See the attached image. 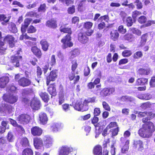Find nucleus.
I'll return each mask as SVG.
<instances>
[{
	"label": "nucleus",
	"mask_w": 155,
	"mask_h": 155,
	"mask_svg": "<svg viewBox=\"0 0 155 155\" xmlns=\"http://www.w3.org/2000/svg\"><path fill=\"white\" fill-rule=\"evenodd\" d=\"M9 81V78L7 76H2L0 78V87L4 88Z\"/></svg>",
	"instance_id": "nucleus-19"
},
{
	"label": "nucleus",
	"mask_w": 155,
	"mask_h": 155,
	"mask_svg": "<svg viewBox=\"0 0 155 155\" xmlns=\"http://www.w3.org/2000/svg\"><path fill=\"white\" fill-rule=\"evenodd\" d=\"M2 98L3 100L10 104L15 103L18 100L17 97H2Z\"/></svg>",
	"instance_id": "nucleus-35"
},
{
	"label": "nucleus",
	"mask_w": 155,
	"mask_h": 155,
	"mask_svg": "<svg viewBox=\"0 0 155 155\" xmlns=\"http://www.w3.org/2000/svg\"><path fill=\"white\" fill-rule=\"evenodd\" d=\"M42 132V129L38 127H33L31 129V133L34 136H39L41 135Z\"/></svg>",
	"instance_id": "nucleus-17"
},
{
	"label": "nucleus",
	"mask_w": 155,
	"mask_h": 155,
	"mask_svg": "<svg viewBox=\"0 0 155 155\" xmlns=\"http://www.w3.org/2000/svg\"><path fill=\"white\" fill-rule=\"evenodd\" d=\"M39 118L41 124L44 125L47 123L48 119L45 113L43 112L40 113L39 115Z\"/></svg>",
	"instance_id": "nucleus-23"
},
{
	"label": "nucleus",
	"mask_w": 155,
	"mask_h": 155,
	"mask_svg": "<svg viewBox=\"0 0 155 155\" xmlns=\"http://www.w3.org/2000/svg\"><path fill=\"white\" fill-rule=\"evenodd\" d=\"M149 85L151 87H155V76L151 77L149 81Z\"/></svg>",
	"instance_id": "nucleus-55"
},
{
	"label": "nucleus",
	"mask_w": 155,
	"mask_h": 155,
	"mask_svg": "<svg viewBox=\"0 0 155 155\" xmlns=\"http://www.w3.org/2000/svg\"><path fill=\"white\" fill-rule=\"evenodd\" d=\"M118 32L122 34H124L127 32L126 29L125 28H124V26L122 25H120L118 28Z\"/></svg>",
	"instance_id": "nucleus-57"
},
{
	"label": "nucleus",
	"mask_w": 155,
	"mask_h": 155,
	"mask_svg": "<svg viewBox=\"0 0 155 155\" xmlns=\"http://www.w3.org/2000/svg\"><path fill=\"white\" fill-rule=\"evenodd\" d=\"M62 124L61 123H55L52 124L51 127L52 131L56 132L62 127Z\"/></svg>",
	"instance_id": "nucleus-26"
},
{
	"label": "nucleus",
	"mask_w": 155,
	"mask_h": 155,
	"mask_svg": "<svg viewBox=\"0 0 155 155\" xmlns=\"http://www.w3.org/2000/svg\"><path fill=\"white\" fill-rule=\"evenodd\" d=\"M60 31L61 32H63L64 33H67V34L66 35L71 36L72 32L71 29L70 27H63L62 26L60 27Z\"/></svg>",
	"instance_id": "nucleus-25"
},
{
	"label": "nucleus",
	"mask_w": 155,
	"mask_h": 155,
	"mask_svg": "<svg viewBox=\"0 0 155 155\" xmlns=\"http://www.w3.org/2000/svg\"><path fill=\"white\" fill-rule=\"evenodd\" d=\"M42 74V71L41 68L39 66H37L36 70V74L37 77V79H36V80L38 83H39L40 80V78H41V75Z\"/></svg>",
	"instance_id": "nucleus-32"
},
{
	"label": "nucleus",
	"mask_w": 155,
	"mask_h": 155,
	"mask_svg": "<svg viewBox=\"0 0 155 155\" xmlns=\"http://www.w3.org/2000/svg\"><path fill=\"white\" fill-rule=\"evenodd\" d=\"M37 29L33 25H30L27 29V33L29 34L33 33L36 32Z\"/></svg>",
	"instance_id": "nucleus-43"
},
{
	"label": "nucleus",
	"mask_w": 155,
	"mask_h": 155,
	"mask_svg": "<svg viewBox=\"0 0 155 155\" xmlns=\"http://www.w3.org/2000/svg\"><path fill=\"white\" fill-rule=\"evenodd\" d=\"M45 25L50 28L55 29L58 27L57 21L56 18H52L46 21Z\"/></svg>",
	"instance_id": "nucleus-12"
},
{
	"label": "nucleus",
	"mask_w": 155,
	"mask_h": 155,
	"mask_svg": "<svg viewBox=\"0 0 155 155\" xmlns=\"http://www.w3.org/2000/svg\"><path fill=\"white\" fill-rule=\"evenodd\" d=\"M41 49L44 51H47L49 49L50 44L46 39H42L40 42Z\"/></svg>",
	"instance_id": "nucleus-18"
},
{
	"label": "nucleus",
	"mask_w": 155,
	"mask_h": 155,
	"mask_svg": "<svg viewBox=\"0 0 155 155\" xmlns=\"http://www.w3.org/2000/svg\"><path fill=\"white\" fill-rule=\"evenodd\" d=\"M37 15V13L34 11H30L26 13L25 16L28 17H32Z\"/></svg>",
	"instance_id": "nucleus-59"
},
{
	"label": "nucleus",
	"mask_w": 155,
	"mask_h": 155,
	"mask_svg": "<svg viewBox=\"0 0 155 155\" xmlns=\"http://www.w3.org/2000/svg\"><path fill=\"white\" fill-rule=\"evenodd\" d=\"M71 63L72 64L71 67V69L73 72H74L77 68L78 65L77 60H74L72 61L71 62Z\"/></svg>",
	"instance_id": "nucleus-46"
},
{
	"label": "nucleus",
	"mask_w": 155,
	"mask_h": 155,
	"mask_svg": "<svg viewBox=\"0 0 155 155\" xmlns=\"http://www.w3.org/2000/svg\"><path fill=\"white\" fill-rule=\"evenodd\" d=\"M44 143L47 147H51L52 143V139L48 136H46L44 138Z\"/></svg>",
	"instance_id": "nucleus-29"
},
{
	"label": "nucleus",
	"mask_w": 155,
	"mask_h": 155,
	"mask_svg": "<svg viewBox=\"0 0 155 155\" xmlns=\"http://www.w3.org/2000/svg\"><path fill=\"white\" fill-rule=\"evenodd\" d=\"M58 71L56 69L53 70L51 71L48 74L46 77V84L48 86L51 82L55 81L57 78Z\"/></svg>",
	"instance_id": "nucleus-8"
},
{
	"label": "nucleus",
	"mask_w": 155,
	"mask_h": 155,
	"mask_svg": "<svg viewBox=\"0 0 155 155\" xmlns=\"http://www.w3.org/2000/svg\"><path fill=\"white\" fill-rule=\"evenodd\" d=\"M8 28L9 31L13 33H16L18 31L17 28L15 24L13 22L10 23L8 25Z\"/></svg>",
	"instance_id": "nucleus-31"
},
{
	"label": "nucleus",
	"mask_w": 155,
	"mask_h": 155,
	"mask_svg": "<svg viewBox=\"0 0 155 155\" xmlns=\"http://www.w3.org/2000/svg\"><path fill=\"white\" fill-rule=\"evenodd\" d=\"M13 109L10 105L7 104H2L0 106V114L1 115H12Z\"/></svg>",
	"instance_id": "nucleus-6"
},
{
	"label": "nucleus",
	"mask_w": 155,
	"mask_h": 155,
	"mask_svg": "<svg viewBox=\"0 0 155 155\" xmlns=\"http://www.w3.org/2000/svg\"><path fill=\"white\" fill-rule=\"evenodd\" d=\"M90 73V69L89 67L84 68V76L87 77L89 75Z\"/></svg>",
	"instance_id": "nucleus-61"
},
{
	"label": "nucleus",
	"mask_w": 155,
	"mask_h": 155,
	"mask_svg": "<svg viewBox=\"0 0 155 155\" xmlns=\"http://www.w3.org/2000/svg\"><path fill=\"white\" fill-rule=\"evenodd\" d=\"M31 50L33 54L38 58H40L42 56V52L41 49L36 46L31 47Z\"/></svg>",
	"instance_id": "nucleus-15"
},
{
	"label": "nucleus",
	"mask_w": 155,
	"mask_h": 155,
	"mask_svg": "<svg viewBox=\"0 0 155 155\" xmlns=\"http://www.w3.org/2000/svg\"><path fill=\"white\" fill-rule=\"evenodd\" d=\"M22 59L21 56H16L14 55L11 57L10 62L12 64L13 67H19L20 66L19 61Z\"/></svg>",
	"instance_id": "nucleus-9"
},
{
	"label": "nucleus",
	"mask_w": 155,
	"mask_h": 155,
	"mask_svg": "<svg viewBox=\"0 0 155 155\" xmlns=\"http://www.w3.org/2000/svg\"><path fill=\"white\" fill-rule=\"evenodd\" d=\"M93 25V23L91 22L88 21L84 23L83 27L87 30L91 29Z\"/></svg>",
	"instance_id": "nucleus-41"
},
{
	"label": "nucleus",
	"mask_w": 155,
	"mask_h": 155,
	"mask_svg": "<svg viewBox=\"0 0 155 155\" xmlns=\"http://www.w3.org/2000/svg\"><path fill=\"white\" fill-rule=\"evenodd\" d=\"M19 140L20 143L22 147H24L28 146L29 142L27 138H23L20 139Z\"/></svg>",
	"instance_id": "nucleus-36"
},
{
	"label": "nucleus",
	"mask_w": 155,
	"mask_h": 155,
	"mask_svg": "<svg viewBox=\"0 0 155 155\" xmlns=\"http://www.w3.org/2000/svg\"><path fill=\"white\" fill-rule=\"evenodd\" d=\"M30 118V116L28 114H21L18 117L17 120L20 124H26L29 122Z\"/></svg>",
	"instance_id": "nucleus-10"
},
{
	"label": "nucleus",
	"mask_w": 155,
	"mask_h": 155,
	"mask_svg": "<svg viewBox=\"0 0 155 155\" xmlns=\"http://www.w3.org/2000/svg\"><path fill=\"white\" fill-rule=\"evenodd\" d=\"M15 38L12 35H7L5 37L4 40L8 43L10 47L13 48L15 45Z\"/></svg>",
	"instance_id": "nucleus-13"
},
{
	"label": "nucleus",
	"mask_w": 155,
	"mask_h": 155,
	"mask_svg": "<svg viewBox=\"0 0 155 155\" xmlns=\"http://www.w3.org/2000/svg\"><path fill=\"white\" fill-rule=\"evenodd\" d=\"M126 21L127 26L130 27L133 25V20L131 17L129 16L127 17L126 19Z\"/></svg>",
	"instance_id": "nucleus-51"
},
{
	"label": "nucleus",
	"mask_w": 155,
	"mask_h": 155,
	"mask_svg": "<svg viewBox=\"0 0 155 155\" xmlns=\"http://www.w3.org/2000/svg\"><path fill=\"white\" fill-rule=\"evenodd\" d=\"M10 19L7 18L4 14H0V21H3V24H6L9 21Z\"/></svg>",
	"instance_id": "nucleus-38"
},
{
	"label": "nucleus",
	"mask_w": 155,
	"mask_h": 155,
	"mask_svg": "<svg viewBox=\"0 0 155 155\" xmlns=\"http://www.w3.org/2000/svg\"><path fill=\"white\" fill-rule=\"evenodd\" d=\"M34 93L32 88H26L22 90V94L23 95L34 94Z\"/></svg>",
	"instance_id": "nucleus-30"
},
{
	"label": "nucleus",
	"mask_w": 155,
	"mask_h": 155,
	"mask_svg": "<svg viewBox=\"0 0 155 155\" xmlns=\"http://www.w3.org/2000/svg\"><path fill=\"white\" fill-rule=\"evenodd\" d=\"M63 3H65L67 6L74 3V0H59Z\"/></svg>",
	"instance_id": "nucleus-50"
},
{
	"label": "nucleus",
	"mask_w": 155,
	"mask_h": 155,
	"mask_svg": "<svg viewBox=\"0 0 155 155\" xmlns=\"http://www.w3.org/2000/svg\"><path fill=\"white\" fill-rule=\"evenodd\" d=\"M148 38V35L146 33L143 34L140 37V40L139 47H142L146 44Z\"/></svg>",
	"instance_id": "nucleus-24"
},
{
	"label": "nucleus",
	"mask_w": 155,
	"mask_h": 155,
	"mask_svg": "<svg viewBox=\"0 0 155 155\" xmlns=\"http://www.w3.org/2000/svg\"><path fill=\"white\" fill-rule=\"evenodd\" d=\"M7 140L9 142H12L14 140V136L11 132H9L8 133Z\"/></svg>",
	"instance_id": "nucleus-60"
},
{
	"label": "nucleus",
	"mask_w": 155,
	"mask_h": 155,
	"mask_svg": "<svg viewBox=\"0 0 155 155\" xmlns=\"http://www.w3.org/2000/svg\"><path fill=\"white\" fill-rule=\"evenodd\" d=\"M135 37L131 33H127L124 36V38L125 40L129 42H131L134 39Z\"/></svg>",
	"instance_id": "nucleus-28"
},
{
	"label": "nucleus",
	"mask_w": 155,
	"mask_h": 155,
	"mask_svg": "<svg viewBox=\"0 0 155 155\" xmlns=\"http://www.w3.org/2000/svg\"><path fill=\"white\" fill-rule=\"evenodd\" d=\"M99 120L98 117L94 116L93 119L92 120L91 122L92 123L94 124V125L96 127H101L100 126L99 123L97 124L96 125H95V124H96L98 122Z\"/></svg>",
	"instance_id": "nucleus-56"
},
{
	"label": "nucleus",
	"mask_w": 155,
	"mask_h": 155,
	"mask_svg": "<svg viewBox=\"0 0 155 155\" xmlns=\"http://www.w3.org/2000/svg\"><path fill=\"white\" fill-rule=\"evenodd\" d=\"M110 131L112 135V137H113L118 134L119 131V128L117 127L116 128L111 129Z\"/></svg>",
	"instance_id": "nucleus-44"
},
{
	"label": "nucleus",
	"mask_w": 155,
	"mask_h": 155,
	"mask_svg": "<svg viewBox=\"0 0 155 155\" xmlns=\"http://www.w3.org/2000/svg\"><path fill=\"white\" fill-rule=\"evenodd\" d=\"M75 78V79L74 81V84L77 83L79 81L80 78V76L77 75L75 77V74L74 72L71 73L68 75V78L70 81L73 80Z\"/></svg>",
	"instance_id": "nucleus-27"
},
{
	"label": "nucleus",
	"mask_w": 155,
	"mask_h": 155,
	"mask_svg": "<svg viewBox=\"0 0 155 155\" xmlns=\"http://www.w3.org/2000/svg\"><path fill=\"white\" fill-rule=\"evenodd\" d=\"M143 56V53L141 51H137L134 54L133 57L134 59H139Z\"/></svg>",
	"instance_id": "nucleus-37"
},
{
	"label": "nucleus",
	"mask_w": 155,
	"mask_h": 155,
	"mask_svg": "<svg viewBox=\"0 0 155 155\" xmlns=\"http://www.w3.org/2000/svg\"><path fill=\"white\" fill-rule=\"evenodd\" d=\"M151 72L150 68H140L137 71V73L139 75L141 76L148 75H149Z\"/></svg>",
	"instance_id": "nucleus-20"
},
{
	"label": "nucleus",
	"mask_w": 155,
	"mask_h": 155,
	"mask_svg": "<svg viewBox=\"0 0 155 155\" xmlns=\"http://www.w3.org/2000/svg\"><path fill=\"white\" fill-rule=\"evenodd\" d=\"M102 105L103 108L106 110L107 111H110V107L108 104L106 102L103 101L102 102Z\"/></svg>",
	"instance_id": "nucleus-63"
},
{
	"label": "nucleus",
	"mask_w": 155,
	"mask_h": 155,
	"mask_svg": "<svg viewBox=\"0 0 155 155\" xmlns=\"http://www.w3.org/2000/svg\"><path fill=\"white\" fill-rule=\"evenodd\" d=\"M134 145L136 148L138 147L140 150H142L143 149V142L140 140L134 141Z\"/></svg>",
	"instance_id": "nucleus-33"
},
{
	"label": "nucleus",
	"mask_w": 155,
	"mask_h": 155,
	"mask_svg": "<svg viewBox=\"0 0 155 155\" xmlns=\"http://www.w3.org/2000/svg\"><path fill=\"white\" fill-rule=\"evenodd\" d=\"M71 36L65 35L61 40L62 43V47L63 49H65L68 48H70L73 45V43L71 41Z\"/></svg>",
	"instance_id": "nucleus-7"
},
{
	"label": "nucleus",
	"mask_w": 155,
	"mask_h": 155,
	"mask_svg": "<svg viewBox=\"0 0 155 155\" xmlns=\"http://www.w3.org/2000/svg\"><path fill=\"white\" fill-rule=\"evenodd\" d=\"M32 21V19L31 18H26L24 20V24L28 26Z\"/></svg>",
	"instance_id": "nucleus-64"
},
{
	"label": "nucleus",
	"mask_w": 155,
	"mask_h": 155,
	"mask_svg": "<svg viewBox=\"0 0 155 155\" xmlns=\"http://www.w3.org/2000/svg\"><path fill=\"white\" fill-rule=\"evenodd\" d=\"M94 32L93 30H87L84 31H81L78 35V40L82 44L88 43L89 40L88 37L91 36Z\"/></svg>",
	"instance_id": "nucleus-4"
},
{
	"label": "nucleus",
	"mask_w": 155,
	"mask_h": 155,
	"mask_svg": "<svg viewBox=\"0 0 155 155\" xmlns=\"http://www.w3.org/2000/svg\"><path fill=\"white\" fill-rule=\"evenodd\" d=\"M48 87V91L51 95V97H55L56 95L57 92L56 89V83H53L49 84Z\"/></svg>",
	"instance_id": "nucleus-16"
},
{
	"label": "nucleus",
	"mask_w": 155,
	"mask_h": 155,
	"mask_svg": "<svg viewBox=\"0 0 155 155\" xmlns=\"http://www.w3.org/2000/svg\"><path fill=\"white\" fill-rule=\"evenodd\" d=\"M138 22L141 24H143L145 23L147 20L146 17L144 16H141L137 19Z\"/></svg>",
	"instance_id": "nucleus-45"
},
{
	"label": "nucleus",
	"mask_w": 155,
	"mask_h": 155,
	"mask_svg": "<svg viewBox=\"0 0 155 155\" xmlns=\"http://www.w3.org/2000/svg\"><path fill=\"white\" fill-rule=\"evenodd\" d=\"M132 54V52L130 50H125L122 52V56L124 57H128L130 56Z\"/></svg>",
	"instance_id": "nucleus-42"
},
{
	"label": "nucleus",
	"mask_w": 155,
	"mask_h": 155,
	"mask_svg": "<svg viewBox=\"0 0 155 155\" xmlns=\"http://www.w3.org/2000/svg\"><path fill=\"white\" fill-rule=\"evenodd\" d=\"M72 147L67 146H64L59 148L58 150L59 155H68L70 152L73 151Z\"/></svg>",
	"instance_id": "nucleus-11"
},
{
	"label": "nucleus",
	"mask_w": 155,
	"mask_h": 155,
	"mask_svg": "<svg viewBox=\"0 0 155 155\" xmlns=\"http://www.w3.org/2000/svg\"><path fill=\"white\" fill-rule=\"evenodd\" d=\"M71 101L72 102V105L74 106V107L75 110L82 111L88 110V103L95 102L94 97H87L85 99L84 98H79L77 101L74 100V97H72L71 99Z\"/></svg>",
	"instance_id": "nucleus-2"
},
{
	"label": "nucleus",
	"mask_w": 155,
	"mask_h": 155,
	"mask_svg": "<svg viewBox=\"0 0 155 155\" xmlns=\"http://www.w3.org/2000/svg\"><path fill=\"white\" fill-rule=\"evenodd\" d=\"M150 119L148 117L143 118L142 122L146 123L143 126V127L138 131V134L141 137L143 138H148L151 137L152 133L155 130V127L153 123L150 121L147 122Z\"/></svg>",
	"instance_id": "nucleus-1"
},
{
	"label": "nucleus",
	"mask_w": 155,
	"mask_h": 155,
	"mask_svg": "<svg viewBox=\"0 0 155 155\" xmlns=\"http://www.w3.org/2000/svg\"><path fill=\"white\" fill-rule=\"evenodd\" d=\"M131 31L134 34H135L138 36H140L142 32L140 30L136 28H132L131 29Z\"/></svg>",
	"instance_id": "nucleus-48"
},
{
	"label": "nucleus",
	"mask_w": 155,
	"mask_h": 155,
	"mask_svg": "<svg viewBox=\"0 0 155 155\" xmlns=\"http://www.w3.org/2000/svg\"><path fill=\"white\" fill-rule=\"evenodd\" d=\"M23 98L22 99V102L25 104H29L30 102V106L32 109L35 110L39 109L41 106L40 101L37 97H33L30 102L28 98Z\"/></svg>",
	"instance_id": "nucleus-3"
},
{
	"label": "nucleus",
	"mask_w": 155,
	"mask_h": 155,
	"mask_svg": "<svg viewBox=\"0 0 155 155\" xmlns=\"http://www.w3.org/2000/svg\"><path fill=\"white\" fill-rule=\"evenodd\" d=\"M67 11L68 13L69 14H74L75 11V6L73 5L69 7L68 8Z\"/></svg>",
	"instance_id": "nucleus-47"
},
{
	"label": "nucleus",
	"mask_w": 155,
	"mask_h": 155,
	"mask_svg": "<svg viewBox=\"0 0 155 155\" xmlns=\"http://www.w3.org/2000/svg\"><path fill=\"white\" fill-rule=\"evenodd\" d=\"M47 8L46 4H41L38 8V12L45 13L46 11Z\"/></svg>",
	"instance_id": "nucleus-34"
},
{
	"label": "nucleus",
	"mask_w": 155,
	"mask_h": 155,
	"mask_svg": "<svg viewBox=\"0 0 155 155\" xmlns=\"http://www.w3.org/2000/svg\"><path fill=\"white\" fill-rule=\"evenodd\" d=\"M119 34L117 30H113L110 33V38L113 41H116L119 39Z\"/></svg>",
	"instance_id": "nucleus-22"
},
{
	"label": "nucleus",
	"mask_w": 155,
	"mask_h": 155,
	"mask_svg": "<svg viewBox=\"0 0 155 155\" xmlns=\"http://www.w3.org/2000/svg\"><path fill=\"white\" fill-rule=\"evenodd\" d=\"M128 62V60L127 58H124L120 59L118 65H120L122 64H127Z\"/></svg>",
	"instance_id": "nucleus-62"
},
{
	"label": "nucleus",
	"mask_w": 155,
	"mask_h": 155,
	"mask_svg": "<svg viewBox=\"0 0 155 155\" xmlns=\"http://www.w3.org/2000/svg\"><path fill=\"white\" fill-rule=\"evenodd\" d=\"M130 135V133L128 130L126 131L124 134V137H122L120 138L121 141L122 142H123L125 140L126 137H128Z\"/></svg>",
	"instance_id": "nucleus-58"
},
{
	"label": "nucleus",
	"mask_w": 155,
	"mask_h": 155,
	"mask_svg": "<svg viewBox=\"0 0 155 155\" xmlns=\"http://www.w3.org/2000/svg\"><path fill=\"white\" fill-rule=\"evenodd\" d=\"M134 3H136V6L137 9H141L143 8V4L140 0H135Z\"/></svg>",
	"instance_id": "nucleus-52"
},
{
	"label": "nucleus",
	"mask_w": 155,
	"mask_h": 155,
	"mask_svg": "<svg viewBox=\"0 0 155 155\" xmlns=\"http://www.w3.org/2000/svg\"><path fill=\"white\" fill-rule=\"evenodd\" d=\"M19 74H16L15 79V81H18V84L21 87H24L29 86L31 84V81L29 79L23 77L20 78Z\"/></svg>",
	"instance_id": "nucleus-5"
},
{
	"label": "nucleus",
	"mask_w": 155,
	"mask_h": 155,
	"mask_svg": "<svg viewBox=\"0 0 155 155\" xmlns=\"http://www.w3.org/2000/svg\"><path fill=\"white\" fill-rule=\"evenodd\" d=\"M22 155H33V151L30 148H26L23 151Z\"/></svg>",
	"instance_id": "nucleus-40"
},
{
	"label": "nucleus",
	"mask_w": 155,
	"mask_h": 155,
	"mask_svg": "<svg viewBox=\"0 0 155 155\" xmlns=\"http://www.w3.org/2000/svg\"><path fill=\"white\" fill-rule=\"evenodd\" d=\"M86 2V0H82L81 1L78 5V9L79 11H81L83 10V7L84 4V3Z\"/></svg>",
	"instance_id": "nucleus-49"
},
{
	"label": "nucleus",
	"mask_w": 155,
	"mask_h": 155,
	"mask_svg": "<svg viewBox=\"0 0 155 155\" xmlns=\"http://www.w3.org/2000/svg\"><path fill=\"white\" fill-rule=\"evenodd\" d=\"M34 144L36 149H40L41 151L44 150V148L43 146L42 141L41 139L38 138L34 139Z\"/></svg>",
	"instance_id": "nucleus-14"
},
{
	"label": "nucleus",
	"mask_w": 155,
	"mask_h": 155,
	"mask_svg": "<svg viewBox=\"0 0 155 155\" xmlns=\"http://www.w3.org/2000/svg\"><path fill=\"white\" fill-rule=\"evenodd\" d=\"M101 95L103 97H105L109 95V91L108 90V88H104L101 91Z\"/></svg>",
	"instance_id": "nucleus-54"
},
{
	"label": "nucleus",
	"mask_w": 155,
	"mask_h": 155,
	"mask_svg": "<svg viewBox=\"0 0 155 155\" xmlns=\"http://www.w3.org/2000/svg\"><path fill=\"white\" fill-rule=\"evenodd\" d=\"M148 79L144 78H137L136 81V85L137 86H144L148 84Z\"/></svg>",
	"instance_id": "nucleus-21"
},
{
	"label": "nucleus",
	"mask_w": 155,
	"mask_h": 155,
	"mask_svg": "<svg viewBox=\"0 0 155 155\" xmlns=\"http://www.w3.org/2000/svg\"><path fill=\"white\" fill-rule=\"evenodd\" d=\"M142 14L141 12L135 10L132 13V17L134 20L136 19L140 15Z\"/></svg>",
	"instance_id": "nucleus-39"
},
{
	"label": "nucleus",
	"mask_w": 155,
	"mask_h": 155,
	"mask_svg": "<svg viewBox=\"0 0 155 155\" xmlns=\"http://www.w3.org/2000/svg\"><path fill=\"white\" fill-rule=\"evenodd\" d=\"M56 59L55 55L53 54L51 57V61L50 62V65L52 66L56 64Z\"/></svg>",
	"instance_id": "nucleus-53"
}]
</instances>
